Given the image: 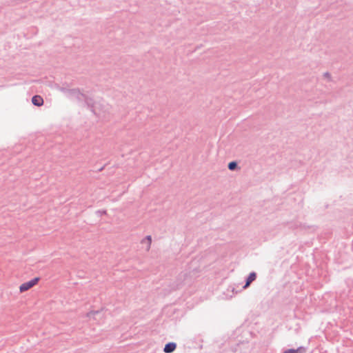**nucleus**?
<instances>
[{
	"label": "nucleus",
	"mask_w": 353,
	"mask_h": 353,
	"mask_svg": "<svg viewBox=\"0 0 353 353\" xmlns=\"http://www.w3.org/2000/svg\"><path fill=\"white\" fill-rule=\"evenodd\" d=\"M71 99H77L79 101H85L86 104L91 107V110L95 114H99L97 112V104L92 102V99H88L84 94L81 93L79 89H70L68 96Z\"/></svg>",
	"instance_id": "obj_1"
},
{
	"label": "nucleus",
	"mask_w": 353,
	"mask_h": 353,
	"mask_svg": "<svg viewBox=\"0 0 353 353\" xmlns=\"http://www.w3.org/2000/svg\"><path fill=\"white\" fill-rule=\"evenodd\" d=\"M39 277H35L28 282L23 283L19 287L20 292H25V291L29 290L30 288H31L32 287L35 285L37 283V282L39 281Z\"/></svg>",
	"instance_id": "obj_2"
},
{
	"label": "nucleus",
	"mask_w": 353,
	"mask_h": 353,
	"mask_svg": "<svg viewBox=\"0 0 353 353\" xmlns=\"http://www.w3.org/2000/svg\"><path fill=\"white\" fill-rule=\"evenodd\" d=\"M256 274L254 272L250 273V274L248 275L245 280V284L243 286V288L245 289L248 287H249L251 283L253 282L256 279Z\"/></svg>",
	"instance_id": "obj_3"
},
{
	"label": "nucleus",
	"mask_w": 353,
	"mask_h": 353,
	"mask_svg": "<svg viewBox=\"0 0 353 353\" xmlns=\"http://www.w3.org/2000/svg\"><path fill=\"white\" fill-rule=\"evenodd\" d=\"M176 347V344L174 342H169L165 344L163 351L165 353H171L175 350Z\"/></svg>",
	"instance_id": "obj_4"
},
{
	"label": "nucleus",
	"mask_w": 353,
	"mask_h": 353,
	"mask_svg": "<svg viewBox=\"0 0 353 353\" xmlns=\"http://www.w3.org/2000/svg\"><path fill=\"white\" fill-rule=\"evenodd\" d=\"M32 103L35 106H41L43 103V99L41 96L35 95L32 98Z\"/></svg>",
	"instance_id": "obj_5"
},
{
	"label": "nucleus",
	"mask_w": 353,
	"mask_h": 353,
	"mask_svg": "<svg viewBox=\"0 0 353 353\" xmlns=\"http://www.w3.org/2000/svg\"><path fill=\"white\" fill-rule=\"evenodd\" d=\"M305 348L303 347H299L297 349H288L285 350L283 353H305Z\"/></svg>",
	"instance_id": "obj_6"
},
{
	"label": "nucleus",
	"mask_w": 353,
	"mask_h": 353,
	"mask_svg": "<svg viewBox=\"0 0 353 353\" xmlns=\"http://www.w3.org/2000/svg\"><path fill=\"white\" fill-rule=\"evenodd\" d=\"M151 243H152V238H151V236L148 235L145 238H144L142 241H141V243H146L147 244V248H146V250H149L150 248V245H151Z\"/></svg>",
	"instance_id": "obj_7"
},
{
	"label": "nucleus",
	"mask_w": 353,
	"mask_h": 353,
	"mask_svg": "<svg viewBox=\"0 0 353 353\" xmlns=\"http://www.w3.org/2000/svg\"><path fill=\"white\" fill-rule=\"evenodd\" d=\"M57 89L61 91L62 93L64 94L65 97L68 96V92L70 90V88L65 87V86H58Z\"/></svg>",
	"instance_id": "obj_8"
},
{
	"label": "nucleus",
	"mask_w": 353,
	"mask_h": 353,
	"mask_svg": "<svg viewBox=\"0 0 353 353\" xmlns=\"http://www.w3.org/2000/svg\"><path fill=\"white\" fill-rule=\"evenodd\" d=\"M238 165L236 161H231L228 163V168L230 170H234L237 168Z\"/></svg>",
	"instance_id": "obj_9"
},
{
	"label": "nucleus",
	"mask_w": 353,
	"mask_h": 353,
	"mask_svg": "<svg viewBox=\"0 0 353 353\" xmlns=\"http://www.w3.org/2000/svg\"><path fill=\"white\" fill-rule=\"evenodd\" d=\"M323 77L327 78L329 81H331V75L328 72H325Z\"/></svg>",
	"instance_id": "obj_10"
},
{
	"label": "nucleus",
	"mask_w": 353,
	"mask_h": 353,
	"mask_svg": "<svg viewBox=\"0 0 353 353\" xmlns=\"http://www.w3.org/2000/svg\"><path fill=\"white\" fill-rule=\"evenodd\" d=\"M98 213H100V214H105V211H98L97 212Z\"/></svg>",
	"instance_id": "obj_11"
},
{
	"label": "nucleus",
	"mask_w": 353,
	"mask_h": 353,
	"mask_svg": "<svg viewBox=\"0 0 353 353\" xmlns=\"http://www.w3.org/2000/svg\"><path fill=\"white\" fill-rule=\"evenodd\" d=\"M94 314H99V312H98V311H97V312H94Z\"/></svg>",
	"instance_id": "obj_12"
}]
</instances>
